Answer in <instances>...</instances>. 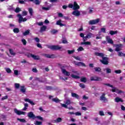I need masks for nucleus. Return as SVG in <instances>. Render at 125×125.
Masks as SVG:
<instances>
[{
  "mask_svg": "<svg viewBox=\"0 0 125 125\" xmlns=\"http://www.w3.org/2000/svg\"><path fill=\"white\" fill-rule=\"evenodd\" d=\"M95 55L96 56H100L102 58V60H100V62L104 65H108L109 64V58L106 57H104L103 53L95 52Z\"/></svg>",
  "mask_w": 125,
  "mask_h": 125,
  "instance_id": "obj_1",
  "label": "nucleus"
},
{
  "mask_svg": "<svg viewBox=\"0 0 125 125\" xmlns=\"http://www.w3.org/2000/svg\"><path fill=\"white\" fill-rule=\"evenodd\" d=\"M68 7L69 8H72L73 10H78L80 9V6L78 4L77 2L74 1L73 4H69Z\"/></svg>",
  "mask_w": 125,
  "mask_h": 125,
  "instance_id": "obj_2",
  "label": "nucleus"
},
{
  "mask_svg": "<svg viewBox=\"0 0 125 125\" xmlns=\"http://www.w3.org/2000/svg\"><path fill=\"white\" fill-rule=\"evenodd\" d=\"M48 48H50L51 50H60L62 48V46H60L58 45H51L48 46Z\"/></svg>",
  "mask_w": 125,
  "mask_h": 125,
  "instance_id": "obj_3",
  "label": "nucleus"
},
{
  "mask_svg": "<svg viewBox=\"0 0 125 125\" xmlns=\"http://www.w3.org/2000/svg\"><path fill=\"white\" fill-rule=\"evenodd\" d=\"M90 81L91 82L93 81L94 82H99V81H102L103 79L101 77L94 76V77H90Z\"/></svg>",
  "mask_w": 125,
  "mask_h": 125,
  "instance_id": "obj_4",
  "label": "nucleus"
},
{
  "mask_svg": "<svg viewBox=\"0 0 125 125\" xmlns=\"http://www.w3.org/2000/svg\"><path fill=\"white\" fill-rule=\"evenodd\" d=\"M53 97V96H49V99H51L52 102H55V103H60V102H61V100L58 99V98L56 97V98H52Z\"/></svg>",
  "mask_w": 125,
  "mask_h": 125,
  "instance_id": "obj_5",
  "label": "nucleus"
},
{
  "mask_svg": "<svg viewBox=\"0 0 125 125\" xmlns=\"http://www.w3.org/2000/svg\"><path fill=\"white\" fill-rule=\"evenodd\" d=\"M100 21V20L99 19L91 20V21H89V25H95V24H97L99 23Z\"/></svg>",
  "mask_w": 125,
  "mask_h": 125,
  "instance_id": "obj_6",
  "label": "nucleus"
},
{
  "mask_svg": "<svg viewBox=\"0 0 125 125\" xmlns=\"http://www.w3.org/2000/svg\"><path fill=\"white\" fill-rule=\"evenodd\" d=\"M27 117L29 118V119H32L33 120H35L36 119V115L34 114V112L30 111L27 113Z\"/></svg>",
  "mask_w": 125,
  "mask_h": 125,
  "instance_id": "obj_7",
  "label": "nucleus"
},
{
  "mask_svg": "<svg viewBox=\"0 0 125 125\" xmlns=\"http://www.w3.org/2000/svg\"><path fill=\"white\" fill-rule=\"evenodd\" d=\"M92 37H93V34L89 32L88 33L85 37H84V42H86L87 40H89Z\"/></svg>",
  "mask_w": 125,
  "mask_h": 125,
  "instance_id": "obj_8",
  "label": "nucleus"
},
{
  "mask_svg": "<svg viewBox=\"0 0 125 125\" xmlns=\"http://www.w3.org/2000/svg\"><path fill=\"white\" fill-rule=\"evenodd\" d=\"M105 40L106 42H107L108 43H110V44H114V41H113V40L111 39L110 36H106Z\"/></svg>",
  "mask_w": 125,
  "mask_h": 125,
  "instance_id": "obj_9",
  "label": "nucleus"
},
{
  "mask_svg": "<svg viewBox=\"0 0 125 125\" xmlns=\"http://www.w3.org/2000/svg\"><path fill=\"white\" fill-rule=\"evenodd\" d=\"M14 112L16 114H17V115H18L19 116H20V115H25V114H26V112L24 111H19L16 108L14 109Z\"/></svg>",
  "mask_w": 125,
  "mask_h": 125,
  "instance_id": "obj_10",
  "label": "nucleus"
},
{
  "mask_svg": "<svg viewBox=\"0 0 125 125\" xmlns=\"http://www.w3.org/2000/svg\"><path fill=\"white\" fill-rule=\"evenodd\" d=\"M74 64L76 66H82V67H86V65L84 63L82 62H74Z\"/></svg>",
  "mask_w": 125,
  "mask_h": 125,
  "instance_id": "obj_11",
  "label": "nucleus"
},
{
  "mask_svg": "<svg viewBox=\"0 0 125 125\" xmlns=\"http://www.w3.org/2000/svg\"><path fill=\"white\" fill-rule=\"evenodd\" d=\"M42 56H44V57H46V58H51V59L55 58V55L54 54L49 55V54H43Z\"/></svg>",
  "mask_w": 125,
  "mask_h": 125,
  "instance_id": "obj_12",
  "label": "nucleus"
},
{
  "mask_svg": "<svg viewBox=\"0 0 125 125\" xmlns=\"http://www.w3.org/2000/svg\"><path fill=\"white\" fill-rule=\"evenodd\" d=\"M61 69L62 70V74H63L64 76H67V77H69V76H70V72H69L68 71H66V69H63L62 67H61Z\"/></svg>",
  "mask_w": 125,
  "mask_h": 125,
  "instance_id": "obj_13",
  "label": "nucleus"
},
{
  "mask_svg": "<svg viewBox=\"0 0 125 125\" xmlns=\"http://www.w3.org/2000/svg\"><path fill=\"white\" fill-rule=\"evenodd\" d=\"M116 48L115 49V51L119 52V51H121V50H122V46H123V44H117L116 45Z\"/></svg>",
  "mask_w": 125,
  "mask_h": 125,
  "instance_id": "obj_14",
  "label": "nucleus"
},
{
  "mask_svg": "<svg viewBox=\"0 0 125 125\" xmlns=\"http://www.w3.org/2000/svg\"><path fill=\"white\" fill-rule=\"evenodd\" d=\"M72 15H74L75 16H80L81 15V12L80 11L76 10L73 11L72 13Z\"/></svg>",
  "mask_w": 125,
  "mask_h": 125,
  "instance_id": "obj_15",
  "label": "nucleus"
},
{
  "mask_svg": "<svg viewBox=\"0 0 125 125\" xmlns=\"http://www.w3.org/2000/svg\"><path fill=\"white\" fill-rule=\"evenodd\" d=\"M105 95H106V94L104 93L102 94V95L100 97V100H101V101H107V98H106Z\"/></svg>",
  "mask_w": 125,
  "mask_h": 125,
  "instance_id": "obj_16",
  "label": "nucleus"
},
{
  "mask_svg": "<svg viewBox=\"0 0 125 125\" xmlns=\"http://www.w3.org/2000/svg\"><path fill=\"white\" fill-rule=\"evenodd\" d=\"M24 101L25 102H28V103H30V104H31L32 106H34V105L36 104L35 103H34V102L30 100V99H28V98L25 99Z\"/></svg>",
  "mask_w": 125,
  "mask_h": 125,
  "instance_id": "obj_17",
  "label": "nucleus"
},
{
  "mask_svg": "<svg viewBox=\"0 0 125 125\" xmlns=\"http://www.w3.org/2000/svg\"><path fill=\"white\" fill-rule=\"evenodd\" d=\"M36 81L39 82V83H46V78H43L42 79H40V78H36Z\"/></svg>",
  "mask_w": 125,
  "mask_h": 125,
  "instance_id": "obj_18",
  "label": "nucleus"
},
{
  "mask_svg": "<svg viewBox=\"0 0 125 125\" xmlns=\"http://www.w3.org/2000/svg\"><path fill=\"white\" fill-rule=\"evenodd\" d=\"M27 21V19L26 18H23L22 16H20L19 18V22L21 23V22H25Z\"/></svg>",
  "mask_w": 125,
  "mask_h": 125,
  "instance_id": "obj_19",
  "label": "nucleus"
},
{
  "mask_svg": "<svg viewBox=\"0 0 125 125\" xmlns=\"http://www.w3.org/2000/svg\"><path fill=\"white\" fill-rule=\"evenodd\" d=\"M71 96L72 97H74V98H76V99H77V100L80 99V96L76 93H71Z\"/></svg>",
  "mask_w": 125,
  "mask_h": 125,
  "instance_id": "obj_20",
  "label": "nucleus"
},
{
  "mask_svg": "<svg viewBox=\"0 0 125 125\" xmlns=\"http://www.w3.org/2000/svg\"><path fill=\"white\" fill-rule=\"evenodd\" d=\"M26 89L24 85L21 86L20 91L22 93H25Z\"/></svg>",
  "mask_w": 125,
  "mask_h": 125,
  "instance_id": "obj_21",
  "label": "nucleus"
},
{
  "mask_svg": "<svg viewBox=\"0 0 125 125\" xmlns=\"http://www.w3.org/2000/svg\"><path fill=\"white\" fill-rule=\"evenodd\" d=\"M62 21H61V20H59V21H57L56 25L60 26L61 27H63V26H64L65 24L62 23Z\"/></svg>",
  "mask_w": 125,
  "mask_h": 125,
  "instance_id": "obj_22",
  "label": "nucleus"
},
{
  "mask_svg": "<svg viewBox=\"0 0 125 125\" xmlns=\"http://www.w3.org/2000/svg\"><path fill=\"white\" fill-rule=\"evenodd\" d=\"M109 34L111 35V36H114V35L118 34V31L116 30L114 31L113 30H110L109 31Z\"/></svg>",
  "mask_w": 125,
  "mask_h": 125,
  "instance_id": "obj_23",
  "label": "nucleus"
},
{
  "mask_svg": "<svg viewBox=\"0 0 125 125\" xmlns=\"http://www.w3.org/2000/svg\"><path fill=\"white\" fill-rule=\"evenodd\" d=\"M46 30V26L43 25L42 27L40 28V32L41 33H42V32H44Z\"/></svg>",
  "mask_w": 125,
  "mask_h": 125,
  "instance_id": "obj_24",
  "label": "nucleus"
},
{
  "mask_svg": "<svg viewBox=\"0 0 125 125\" xmlns=\"http://www.w3.org/2000/svg\"><path fill=\"white\" fill-rule=\"evenodd\" d=\"M115 102L119 103V102H124V100L119 97H116L115 98Z\"/></svg>",
  "mask_w": 125,
  "mask_h": 125,
  "instance_id": "obj_25",
  "label": "nucleus"
},
{
  "mask_svg": "<svg viewBox=\"0 0 125 125\" xmlns=\"http://www.w3.org/2000/svg\"><path fill=\"white\" fill-rule=\"evenodd\" d=\"M81 44L83 45L85 44V45H90L91 44V43L89 42H82Z\"/></svg>",
  "mask_w": 125,
  "mask_h": 125,
  "instance_id": "obj_26",
  "label": "nucleus"
},
{
  "mask_svg": "<svg viewBox=\"0 0 125 125\" xmlns=\"http://www.w3.org/2000/svg\"><path fill=\"white\" fill-rule=\"evenodd\" d=\"M32 58L34 59V60H40V56L35 55H32Z\"/></svg>",
  "mask_w": 125,
  "mask_h": 125,
  "instance_id": "obj_27",
  "label": "nucleus"
},
{
  "mask_svg": "<svg viewBox=\"0 0 125 125\" xmlns=\"http://www.w3.org/2000/svg\"><path fill=\"white\" fill-rule=\"evenodd\" d=\"M14 11L16 12V13H19V12L21 11V8L17 7L16 8L14 9Z\"/></svg>",
  "mask_w": 125,
  "mask_h": 125,
  "instance_id": "obj_28",
  "label": "nucleus"
},
{
  "mask_svg": "<svg viewBox=\"0 0 125 125\" xmlns=\"http://www.w3.org/2000/svg\"><path fill=\"white\" fill-rule=\"evenodd\" d=\"M55 123H61V122H62V118L61 117H59L58 118H57L56 120H54Z\"/></svg>",
  "mask_w": 125,
  "mask_h": 125,
  "instance_id": "obj_29",
  "label": "nucleus"
},
{
  "mask_svg": "<svg viewBox=\"0 0 125 125\" xmlns=\"http://www.w3.org/2000/svg\"><path fill=\"white\" fill-rule=\"evenodd\" d=\"M80 81L82 83H85L87 81V80L86 79V78H85V77H82L81 78Z\"/></svg>",
  "mask_w": 125,
  "mask_h": 125,
  "instance_id": "obj_30",
  "label": "nucleus"
},
{
  "mask_svg": "<svg viewBox=\"0 0 125 125\" xmlns=\"http://www.w3.org/2000/svg\"><path fill=\"white\" fill-rule=\"evenodd\" d=\"M30 34V29H28L27 30L25 31L23 33V36H28Z\"/></svg>",
  "mask_w": 125,
  "mask_h": 125,
  "instance_id": "obj_31",
  "label": "nucleus"
},
{
  "mask_svg": "<svg viewBox=\"0 0 125 125\" xmlns=\"http://www.w3.org/2000/svg\"><path fill=\"white\" fill-rule=\"evenodd\" d=\"M94 70L95 72H99V73H100V72H101V68L99 67H95Z\"/></svg>",
  "mask_w": 125,
  "mask_h": 125,
  "instance_id": "obj_32",
  "label": "nucleus"
},
{
  "mask_svg": "<svg viewBox=\"0 0 125 125\" xmlns=\"http://www.w3.org/2000/svg\"><path fill=\"white\" fill-rule=\"evenodd\" d=\"M13 32L14 33H15V34H18V33H19L20 30H19V28H15L13 29Z\"/></svg>",
  "mask_w": 125,
  "mask_h": 125,
  "instance_id": "obj_33",
  "label": "nucleus"
},
{
  "mask_svg": "<svg viewBox=\"0 0 125 125\" xmlns=\"http://www.w3.org/2000/svg\"><path fill=\"white\" fill-rule=\"evenodd\" d=\"M66 105H70V104H72V102L70 99L66 100L65 102Z\"/></svg>",
  "mask_w": 125,
  "mask_h": 125,
  "instance_id": "obj_34",
  "label": "nucleus"
},
{
  "mask_svg": "<svg viewBox=\"0 0 125 125\" xmlns=\"http://www.w3.org/2000/svg\"><path fill=\"white\" fill-rule=\"evenodd\" d=\"M17 121H19L21 123H26V120L24 119L17 118Z\"/></svg>",
  "mask_w": 125,
  "mask_h": 125,
  "instance_id": "obj_35",
  "label": "nucleus"
},
{
  "mask_svg": "<svg viewBox=\"0 0 125 125\" xmlns=\"http://www.w3.org/2000/svg\"><path fill=\"white\" fill-rule=\"evenodd\" d=\"M51 34H52V35H55L56 33H58V30H55V29H52L51 31Z\"/></svg>",
  "mask_w": 125,
  "mask_h": 125,
  "instance_id": "obj_36",
  "label": "nucleus"
},
{
  "mask_svg": "<svg viewBox=\"0 0 125 125\" xmlns=\"http://www.w3.org/2000/svg\"><path fill=\"white\" fill-rule=\"evenodd\" d=\"M28 11L29 14H30V15L32 16H33V9L32 8H29L28 9Z\"/></svg>",
  "mask_w": 125,
  "mask_h": 125,
  "instance_id": "obj_37",
  "label": "nucleus"
},
{
  "mask_svg": "<svg viewBox=\"0 0 125 125\" xmlns=\"http://www.w3.org/2000/svg\"><path fill=\"white\" fill-rule=\"evenodd\" d=\"M71 77L73 79H80V76L75 75V74H71Z\"/></svg>",
  "mask_w": 125,
  "mask_h": 125,
  "instance_id": "obj_38",
  "label": "nucleus"
},
{
  "mask_svg": "<svg viewBox=\"0 0 125 125\" xmlns=\"http://www.w3.org/2000/svg\"><path fill=\"white\" fill-rule=\"evenodd\" d=\"M74 52H75V50L74 49L72 50H67V53L68 54H69V55L73 54Z\"/></svg>",
  "mask_w": 125,
  "mask_h": 125,
  "instance_id": "obj_39",
  "label": "nucleus"
},
{
  "mask_svg": "<svg viewBox=\"0 0 125 125\" xmlns=\"http://www.w3.org/2000/svg\"><path fill=\"white\" fill-rule=\"evenodd\" d=\"M34 3H35L37 5L40 4L41 3V2L39 0H33Z\"/></svg>",
  "mask_w": 125,
  "mask_h": 125,
  "instance_id": "obj_40",
  "label": "nucleus"
},
{
  "mask_svg": "<svg viewBox=\"0 0 125 125\" xmlns=\"http://www.w3.org/2000/svg\"><path fill=\"white\" fill-rule=\"evenodd\" d=\"M106 74H111L112 73V70L109 68H106Z\"/></svg>",
  "mask_w": 125,
  "mask_h": 125,
  "instance_id": "obj_41",
  "label": "nucleus"
},
{
  "mask_svg": "<svg viewBox=\"0 0 125 125\" xmlns=\"http://www.w3.org/2000/svg\"><path fill=\"white\" fill-rule=\"evenodd\" d=\"M35 119H38V120H40V121H43V118L40 116H35Z\"/></svg>",
  "mask_w": 125,
  "mask_h": 125,
  "instance_id": "obj_42",
  "label": "nucleus"
},
{
  "mask_svg": "<svg viewBox=\"0 0 125 125\" xmlns=\"http://www.w3.org/2000/svg\"><path fill=\"white\" fill-rule=\"evenodd\" d=\"M35 125H42V122L41 121H37L35 122Z\"/></svg>",
  "mask_w": 125,
  "mask_h": 125,
  "instance_id": "obj_43",
  "label": "nucleus"
},
{
  "mask_svg": "<svg viewBox=\"0 0 125 125\" xmlns=\"http://www.w3.org/2000/svg\"><path fill=\"white\" fill-rule=\"evenodd\" d=\"M8 10H11V11H14V8L13 7V6H9L8 7Z\"/></svg>",
  "mask_w": 125,
  "mask_h": 125,
  "instance_id": "obj_44",
  "label": "nucleus"
},
{
  "mask_svg": "<svg viewBox=\"0 0 125 125\" xmlns=\"http://www.w3.org/2000/svg\"><path fill=\"white\" fill-rule=\"evenodd\" d=\"M9 52L10 54H11V55H15V54L13 51V50H12V49H9Z\"/></svg>",
  "mask_w": 125,
  "mask_h": 125,
  "instance_id": "obj_45",
  "label": "nucleus"
},
{
  "mask_svg": "<svg viewBox=\"0 0 125 125\" xmlns=\"http://www.w3.org/2000/svg\"><path fill=\"white\" fill-rule=\"evenodd\" d=\"M104 85H107V86H109L110 87H112V88H114V86L113 85L109 84V83H103Z\"/></svg>",
  "mask_w": 125,
  "mask_h": 125,
  "instance_id": "obj_46",
  "label": "nucleus"
},
{
  "mask_svg": "<svg viewBox=\"0 0 125 125\" xmlns=\"http://www.w3.org/2000/svg\"><path fill=\"white\" fill-rule=\"evenodd\" d=\"M79 86L81 88H85V85L83 83H80Z\"/></svg>",
  "mask_w": 125,
  "mask_h": 125,
  "instance_id": "obj_47",
  "label": "nucleus"
},
{
  "mask_svg": "<svg viewBox=\"0 0 125 125\" xmlns=\"http://www.w3.org/2000/svg\"><path fill=\"white\" fill-rule=\"evenodd\" d=\"M6 72H7V73H8V74H10V73H11L12 71H11V69H10V68H6Z\"/></svg>",
  "mask_w": 125,
  "mask_h": 125,
  "instance_id": "obj_48",
  "label": "nucleus"
},
{
  "mask_svg": "<svg viewBox=\"0 0 125 125\" xmlns=\"http://www.w3.org/2000/svg\"><path fill=\"white\" fill-rule=\"evenodd\" d=\"M80 36L81 37V38H83V41L84 42V38L85 37H84V34L83 33H81L80 34Z\"/></svg>",
  "mask_w": 125,
  "mask_h": 125,
  "instance_id": "obj_49",
  "label": "nucleus"
},
{
  "mask_svg": "<svg viewBox=\"0 0 125 125\" xmlns=\"http://www.w3.org/2000/svg\"><path fill=\"white\" fill-rule=\"evenodd\" d=\"M83 50H84V49L82 46L79 47V48L77 49L78 51H83Z\"/></svg>",
  "mask_w": 125,
  "mask_h": 125,
  "instance_id": "obj_50",
  "label": "nucleus"
},
{
  "mask_svg": "<svg viewBox=\"0 0 125 125\" xmlns=\"http://www.w3.org/2000/svg\"><path fill=\"white\" fill-rule=\"evenodd\" d=\"M21 42L24 45H26V44H27V41H26V40L23 39L21 40Z\"/></svg>",
  "mask_w": 125,
  "mask_h": 125,
  "instance_id": "obj_51",
  "label": "nucleus"
},
{
  "mask_svg": "<svg viewBox=\"0 0 125 125\" xmlns=\"http://www.w3.org/2000/svg\"><path fill=\"white\" fill-rule=\"evenodd\" d=\"M74 59H76V60H78L79 61H82V60L81 59V58H79V56H74L73 57Z\"/></svg>",
  "mask_w": 125,
  "mask_h": 125,
  "instance_id": "obj_52",
  "label": "nucleus"
},
{
  "mask_svg": "<svg viewBox=\"0 0 125 125\" xmlns=\"http://www.w3.org/2000/svg\"><path fill=\"white\" fill-rule=\"evenodd\" d=\"M42 9L43 10H49V9H50V7H42Z\"/></svg>",
  "mask_w": 125,
  "mask_h": 125,
  "instance_id": "obj_53",
  "label": "nucleus"
},
{
  "mask_svg": "<svg viewBox=\"0 0 125 125\" xmlns=\"http://www.w3.org/2000/svg\"><path fill=\"white\" fill-rule=\"evenodd\" d=\"M15 87L16 88H19L20 87V84L17 83H15Z\"/></svg>",
  "mask_w": 125,
  "mask_h": 125,
  "instance_id": "obj_54",
  "label": "nucleus"
},
{
  "mask_svg": "<svg viewBox=\"0 0 125 125\" xmlns=\"http://www.w3.org/2000/svg\"><path fill=\"white\" fill-rule=\"evenodd\" d=\"M62 107H63V108H65L66 109H68V106H67V104H61Z\"/></svg>",
  "mask_w": 125,
  "mask_h": 125,
  "instance_id": "obj_55",
  "label": "nucleus"
},
{
  "mask_svg": "<svg viewBox=\"0 0 125 125\" xmlns=\"http://www.w3.org/2000/svg\"><path fill=\"white\" fill-rule=\"evenodd\" d=\"M115 73H116V74H121V73H122V70H121V69L118 70H115Z\"/></svg>",
  "mask_w": 125,
  "mask_h": 125,
  "instance_id": "obj_56",
  "label": "nucleus"
},
{
  "mask_svg": "<svg viewBox=\"0 0 125 125\" xmlns=\"http://www.w3.org/2000/svg\"><path fill=\"white\" fill-rule=\"evenodd\" d=\"M46 89L47 90H50L51 89H52V87H51L50 86H46Z\"/></svg>",
  "mask_w": 125,
  "mask_h": 125,
  "instance_id": "obj_57",
  "label": "nucleus"
},
{
  "mask_svg": "<svg viewBox=\"0 0 125 125\" xmlns=\"http://www.w3.org/2000/svg\"><path fill=\"white\" fill-rule=\"evenodd\" d=\"M99 115L100 116H105V114H104V112H103V111H100Z\"/></svg>",
  "mask_w": 125,
  "mask_h": 125,
  "instance_id": "obj_58",
  "label": "nucleus"
},
{
  "mask_svg": "<svg viewBox=\"0 0 125 125\" xmlns=\"http://www.w3.org/2000/svg\"><path fill=\"white\" fill-rule=\"evenodd\" d=\"M32 55H33L32 54L28 53L26 55V56L28 58H30V57H33Z\"/></svg>",
  "mask_w": 125,
  "mask_h": 125,
  "instance_id": "obj_59",
  "label": "nucleus"
},
{
  "mask_svg": "<svg viewBox=\"0 0 125 125\" xmlns=\"http://www.w3.org/2000/svg\"><path fill=\"white\" fill-rule=\"evenodd\" d=\"M124 53L122 52H118V56H119V57H122V56H123Z\"/></svg>",
  "mask_w": 125,
  "mask_h": 125,
  "instance_id": "obj_60",
  "label": "nucleus"
},
{
  "mask_svg": "<svg viewBox=\"0 0 125 125\" xmlns=\"http://www.w3.org/2000/svg\"><path fill=\"white\" fill-rule=\"evenodd\" d=\"M18 73H19L18 70H15L14 71V74L16 76H18Z\"/></svg>",
  "mask_w": 125,
  "mask_h": 125,
  "instance_id": "obj_61",
  "label": "nucleus"
},
{
  "mask_svg": "<svg viewBox=\"0 0 125 125\" xmlns=\"http://www.w3.org/2000/svg\"><path fill=\"white\" fill-rule=\"evenodd\" d=\"M62 43L64 44L68 43V41H67V40L64 39L62 40Z\"/></svg>",
  "mask_w": 125,
  "mask_h": 125,
  "instance_id": "obj_62",
  "label": "nucleus"
},
{
  "mask_svg": "<svg viewBox=\"0 0 125 125\" xmlns=\"http://www.w3.org/2000/svg\"><path fill=\"white\" fill-rule=\"evenodd\" d=\"M28 12L27 11H24L22 12V14L23 16H25L26 15H27Z\"/></svg>",
  "mask_w": 125,
  "mask_h": 125,
  "instance_id": "obj_63",
  "label": "nucleus"
},
{
  "mask_svg": "<svg viewBox=\"0 0 125 125\" xmlns=\"http://www.w3.org/2000/svg\"><path fill=\"white\" fill-rule=\"evenodd\" d=\"M75 115H76V116H82V113L79 112H76L75 113Z\"/></svg>",
  "mask_w": 125,
  "mask_h": 125,
  "instance_id": "obj_64",
  "label": "nucleus"
}]
</instances>
